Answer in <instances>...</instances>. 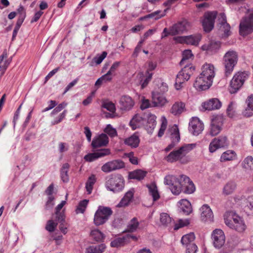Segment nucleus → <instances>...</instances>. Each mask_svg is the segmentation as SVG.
Here are the masks:
<instances>
[{"label": "nucleus", "instance_id": "393cba45", "mask_svg": "<svg viewBox=\"0 0 253 253\" xmlns=\"http://www.w3.org/2000/svg\"><path fill=\"white\" fill-rule=\"evenodd\" d=\"M221 106V102L217 98H212L202 104V107L207 110L219 109Z\"/></svg>", "mask_w": 253, "mask_h": 253}, {"label": "nucleus", "instance_id": "bb28decb", "mask_svg": "<svg viewBox=\"0 0 253 253\" xmlns=\"http://www.w3.org/2000/svg\"><path fill=\"white\" fill-rule=\"evenodd\" d=\"M147 171L141 169H136L128 173V178L129 179H136L140 181L144 178L147 174Z\"/></svg>", "mask_w": 253, "mask_h": 253}, {"label": "nucleus", "instance_id": "de8ad7c7", "mask_svg": "<svg viewBox=\"0 0 253 253\" xmlns=\"http://www.w3.org/2000/svg\"><path fill=\"white\" fill-rule=\"evenodd\" d=\"M126 243L125 237H119L112 241L110 245L112 247L118 248L124 246Z\"/></svg>", "mask_w": 253, "mask_h": 253}, {"label": "nucleus", "instance_id": "4d7b16f0", "mask_svg": "<svg viewBox=\"0 0 253 253\" xmlns=\"http://www.w3.org/2000/svg\"><path fill=\"white\" fill-rule=\"evenodd\" d=\"M107 55V52L103 51L101 54L97 55L96 56L94 57L93 59V60L94 61V62L96 63V64H100L106 57Z\"/></svg>", "mask_w": 253, "mask_h": 253}, {"label": "nucleus", "instance_id": "a211bd4d", "mask_svg": "<svg viewBox=\"0 0 253 253\" xmlns=\"http://www.w3.org/2000/svg\"><path fill=\"white\" fill-rule=\"evenodd\" d=\"M213 244L215 248L219 249L225 243V237L223 231L219 229H215L211 235Z\"/></svg>", "mask_w": 253, "mask_h": 253}, {"label": "nucleus", "instance_id": "7ed1b4c3", "mask_svg": "<svg viewBox=\"0 0 253 253\" xmlns=\"http://www.w3.org/2000/svg\"><path fill=\"white\" fill-rule=\"evenodd\" d=\"M238 60V53L235 51L230 50L225 53L222 60L225 77H228L231 75L237 63Z\"/></svg>", "mask_w": 253, "mask_h": 253}, {"label": "nucleus", "instance_id": "5701e85b", "mask_svg": "<svg viewBox=\"0 0 253 253\" xmlns=\"http://www.w3.org/2000/svg\"><path fill=\"white\" fill-rule=\"evenodd\" d=\"M208 79H207L206 76H202L201 73L199 76L196 79L194 83V86L199 90H205L210 88L211 85H209L208 83Z\"/></svg>", "mask_w": 253, "mask_h": 253}, {"label": "nucleus", "instance_id": "4468645a", "mask_svg": "<svg viewBox=\"0 0 253 253\" xmlns=\"http://www.w3.org/2000/svg\"><path fill=\"white\" fill-rule=\"evenodd\" d=\"M125 167L124 162L121 160L118 159L106 163L101 167V170L105 173H109L124 168Z\"/></svg>", "mask_w": 253, "mask_h": 253}, {"label": "nucleus", "instance_id": "603ef678", "mask_svg": "<svg viewBox=\"0 0 253 253\" xmlns=\"http://www.w3.org/2000/svg\"><path fill=\"white\" fill-rule=\"evenodd\" d=\"M104 131L111 137H114L117 136V132L116 129L113 128L110 124L107 125Z\"/></svg>", "mask_w": 253, "mask_h": 253}, {"label": "nucleus", "instance_id": "8fccbe9b", "mask_svg": "<svg viewBox=\"0 0 253 253\" xmlns=\"http://www.w3.org/2000/svg\"><path fill=\"white\" fill-rule=\"evenodd\" d=\"M88 202L89 200L87 199H84L80 201L76 209L77 212L84 213L85 211V209L87 206Z\"/></svg>", "mask_w": 253, "mask_h": 253}, {"label": "nucleus", "instance_id": "864d4df0", "mask_svg": "<svg viewBox=\"0 0 253 253\" xmlns=\"http://www.w3.org/2000/svg\"><path fill=\"white\" fill-rule=\"evenodd\" d=\"M160 221L163 225L167 226L171 222V218L168 214L162 213L160 214Z\"/></svg>", "mask_w": 253, "mask_h": 253}, {"label": "nucleus", "instance_id": "20e7f679", "mask_svg": "<svg viewBox=\"0 0 253 253\" xmlns=\"http://www.w3.org/2000/svg\"><path fill=\"white\" fill-rule=\"evenodd\" d=\"M247 15L242 18L239 25V33L246 36L253 32V8L247 10Z\"/></svg>", "mask_w": 253, "mask_h": 253}, {"label": "nucleus", "instance_id": "e433bc0d", "mask_svg": "<svg viewBox=\"0 0 253 253\" xmlns=\"http://www.w3.org/2000/svg\"><path fill=\"white\" fill-rule=\"evenodd\" d=\"M236 184L233 181L228 182L223 187L222 193L225 195L232 194L236 188Z\"/></svg>", "mask_w": 253, "mask_h": 253}, {"label": "nucleus", "instance_id": "69168bd1", "mask_svg": "<svg viewBox=\"0 0 253 253\" xmlns=\"http://www.w3.org/2000/svg\"><path fill=\"white\" fill-rule=\"evenodd\" d=\"M67 113V111L66 110H64L63 112L59 115L58 118L52 122V124L56 125L60 123L63 120V119L65 118Z\"/></svg>", "mask_w": 253, "mask_h": 253}, {"label": "nucleus", "instance_id": "a18cd8bd", "mask_svg": "<svg viewBox=\"0 0 253 253\" xmlns=\"http://www.w3.org/2000/svg\"><path fill=\"white\" fill-rule=\"evenodd\" d=\"M243 168L248 171L253 170V157L248 156L243 162Z\"/></svg>", "mask_w": 253, "mask_h": 253}, {"label": "nucleus", "instance_id": "13d9d810", "mask_svg": "<svg viewBox=\"0 0 253 253\" xmlns=\"http://www.w3.org/2000/svg\"><path fill=\"white\" fill-rule=\"evenodd\" d=\"M149 189L150 193L151 194L153 197V201H156L158 200L160 198V195L157 189V187H155L154 188H152L150 186H149Z\"/></svg>", "mask_w": 253, "mask_h": 253}, {"label": "nucleus", "instance_id": "49530a36", "mask_svg": "<svg viewBox=\"0 0 253 253\" xmlns=\"http://www.w3.org/2000/svg\"><path fill=\"white\" fill-rule=\"evenodd\" d=\"M139 225V222L136 218H133L128 223L127 226L126 231L133 232L135 231Z\"/></svg>", "mask_w": 253, "mask_h": 253}, {"label": "nucleus", "instance_id": "c03bdc74", "mask_svg": "<svg viewBox=\"0 0 253 253\" xmlns=\"http://www.w3.org/2000/svg\"><path fill=\"white\" fill-rule=\"evenodd\" d=\"M193 56L191 50H185L182 53V58L179 63L180 66H183L185 64L189 65L188 60Z\"/></svg>", "mask_w": 253, "mask_h": 253}, {"label": "nucleus", "instance_id": "79ce46f5", "mask_svg": "<svg viewBox=\"0 0 253 253\" xmlns=\"http://www.w3.org/2000/svg\"><path fill=\"white\" fill-rule=\"evenodd\" d=\"M160 13H161L160 10H157L144 16L141 17L139 18V20L143 21L148 18H153L155 20H158L165 16V13L160 14Z\"/></svg>", "mask_w": 253, "mask_h": 253}, {"label": "nucleus", "instance_id": "3c124183", "mask_svg": "<svg viewBox=\"0 0 253 253\" xmlns=\"http://www.w3.org/2000/svg\"><path fill=\"white\" fill-rule=\"evenodd\" d=\"M101 107L112 113L116 111L115 106L112 102L104 101L102 103Z\"/></svg>", "mask_w": 253, "mask_h": 253}, {"label": "nucleus", "instance_id": "6e6d98bb", "mask_svg": "<svg viewBox=\"0 0 253 253\" xmlns=\"http://www.w3.org/2000/svg\"><path fill=\"white\" fill-rule=\"evenodd\" d=\"M58 223L54 222L52 220H49L46 223L45 229L50 232H53L57 226Z\"/></svg>", "mask_w": 253, "mask_h": 253}, {"label": "nucleus", "instance_id": "c9c22d12", "mask_svg": "<svg viewBox=\"0 0 253 253\" xmlns=\"http://www.w3.org/2000/svg\"><path fill=\"white\" fill-rule=\"evenodd\" d=\"M180 210L185 215H189L192 211L191 203L186 199H182L179 202Z\"/></svg>", "mask_w": 253, "mask_h": 253}, {"label": "nucleus", "instance_id": "58836bf2", "mask_svg": "<svg viewBox=\"0 0 253 253\" xmlns=\"http://www.w3.org/2000/svg\"><path fill=\"white\" fill-rule=\"evenodd\" d=\"M236 154L233 150H227L222 153L220 157V160L221 162L231 161L235 158Z\"/></svg>", "mask_w": 253, "mask_h": 253}, {"label": "nucleus", "instance_id": "bf43d9fd", "mask_svg": "<svg viewBox=\"0 0 253 253\" xmlns=\"http://www.w3.org/2000/svg\"><path fill=\"white\" fill-rule=\"evenodd\" d=\"M67 105V103L63 102L60 104H59L56 107H55L52 111L51 114L52 115H54L57 114L59 112H60L62 110L65 108Z\"/></svg>", "mask_w": 253, "mask_h": 253}, {"label": "nucleus", "instance_id": "c756f323", "mask_svg": "<svg viewBox=\"0 0 253 253\" xmlns=\"http://www.w3.org/2000/svg\"><path fill=\"white\" fill-rule=\"evenodd\" d=\"M195 239V236L193 232H190L183 235L181 239V243L183 247H188L191 244H195L194 240Z\"/></svg>", "mask_w": 253, "mask_h": 253}, {"label": "nucleus", "instance_id": "6e6552de", "mask_svg": "<svg viewBox=\"0 0 253 253\" xmlns=\"http://www.w3.org/2000/svg\"><path fill=\"white\" fill-rule=\"evenodd\" d=\"M217 16L216 11H208L204 13L201 18V22L205 32L209 33L213 29Z\"/></svg>", "mask_w": 253, "mask_h": 253}, {"label": "nucleus", "instance_id": "37998d69", "mask_svg": "<svg viewBox=\"0 0 253 253\" xmlns=\"http://www.w3.org/2000/svg\"><path fill=\"white\" fill-rule=\"evenodd\" d=\"M171 141L174 140L175 142H179L180 139V133L177 125H174L173 127L171 129V134L170 136Z\"/></svg>", "mask_w": 253, "mask_h": 253}, {"label": "nucleus", "instance_id": "c85d7f7f", "mask_svg": "<svg viewBox=\"0 0 253 253\" xmlns=\"http://www.w3.org/2000/svg\"><path fill=\"white\" fill-rule=\"evenodd\" d=\"M179 39L181 40L179 41L180 42H183L188 44L197 45L201 40V37L200 36L190 35L184 37H180Z\"/></svg>", "mask_w": 253, "mask_h": 253}, {"label": "nucleus", "instance_id": "680f3d73", "mask_svg": "<svg viewBox=\"0 0 253 253\" xmlns=\"http://www.w3.org/2000/svg\"><path fill=\"white\" fill-rule=\"evenodd\" d=\"M54 197L53 196H48L44 207L46 210H49L52 208L54 205Z\"/></svg>", "mask_w": 253, "mask_h": 253}, {"label": "nucleus", "instance_id": "473e14b6", "mask_svg": "<svg viewBox=\"0 0 253 253\" xmlns=\"http://www.w3.org/2000/svg\"><path fill=\"white\" fill-rule=\"evenodd\" d=\"M70 168V165L68 163L64 164L60 169V177L62 181L64 183H67L69 181V176L68 171Z\"/></svg>", "mask_w": 253, "mask_h": 253}, {"label": "nucleus", "instance_id": "0eeeda50", "mask_svg": "<svg viewBox=\"0 0 253 253\" xmlns=\"http://www.w3.org/2000/svg\"><path fill=\"white\" fill-rule=\"evenodd\" d=\"M113 211L109 207L100 206L96 211L94 216V223L99 226L106 223L109 217L112 214Z\"/></svg>", "mask_w": 253, "mask_h": 253}, {"label": "nucleus", "instance_id": "412c9836", "mask_svg": "<svg viewBox=\"0 0 253 253\" xmlns=\"http://www.w3.org/2000/svg\"><path fill=\"white\" fill-rule=\"evenodd\" d=\"M202 76H206L208 79V83L209 85H211L213 78L215 76L214 68L213 65L211 64H204L202 68Z\"/></svg>", "mask_w": 253, "mask_h": 253}, {"label": "nucleus", "instance_id": "4c0bfd02", "mask_svg": "<svg viewBox=\"0 0 253 253\" xmlns=\"http://www.w3.org/2000/svg\"><path fill=\"white\" fill-rule=\"evenodd\" d=\"M185 108V104L182 102H176L171 109V113L174 115H179L182 113Z\"/></svg>", "mask_w": 253, "mask_h": 253}, {"label": "nucleus", "instance_id": "ddd939ff", "mask_svg": "<svg viewBox=\"0 0 253 253\" xmlns=\"http://www.w3.org/2000/svg\"><path fill=\"white\" fill-rule=\"evenodd\" d=\"M191 27L190 22L187 20L183 19L181 21L174 24L170 28L171 35L175 36L180 34L183 32L188 31Z\"/></svg>", "mask_w": 253, "mask_h": 253}, {"label": "nucleus", "instance_id": "6ab92c4d", "mask_svg": "<svg viewBox=\"0 0 253 253\" xmlns=\"http://www.w3.org/2000/svg\"><path fill=\"white\" fill-rule=\"evenodd\" d=\"M227 138L225 136H220L218 138H214L209 145V151L211 153L215 151L219 148L227 146Z\"/></svg>", "mask_w": 253, "mask_h": 253}, {"label": "nucleus", "instance_id": "aec40b11", "mask_svg": "<svg viewBox=\"0 0 253 253\" xmlns=\"http://www.w3.org/2000/svg\"><path fill=\"white\" fill-rule=\"evenodd\" d=\"M218 21L219 24V30L223 32L224 37H228L230 34V26L227 22L226 16L224 13H220L218 16Z\"/></svg>", "mask_w": 253, "mask_h": 253}, {"label": "nucleus", "instance_id": "f03ea898", "mask_svg": "<svg viewBox=\"0 0 253 253\" xmlns=\"http://www.w3.org/2000/svg\"><path fill=\"white\" fill-rule=\"evenodd\" d=\"M196 144H185L178 149L173 150L165 157V160L169 163H173L179 161L182 164L189 162V158L186 156L190 151L196 147Z\"/></svg>", "mask_w": 253, "mask_h": 253}, {"label": "nucleus", "instance_id": "f704fd0d", "mask_svg": "<svg viewBox=\"0 0 253 253\" xmlns=\"http://www.w3.org/2000/svg\"><path fill=\"white\" fill-rule=\"evenodd\" d=\"M106 246L104 244L96 246H90L86 249L85 253H102L104 252Z\"/></svg>", "mask_w": 253, "mask_h": 253}, {"label": "nucleus", "instance_id": "f8f14e48", "mask_svg": "<svg viewBox=\"0 0 253 253\" xmlns=\"http://www.w3.org/2000/svg\"><path fill=\"white\" fill-rule=\"evenodd\" d=\"M84 156V160L86 162H92L99 158L109 155L111 153L110 150L108 148L100 149L98 150L92 151Z\"/></svg>", "mask_w": 253, "mask_h": 253}, {"label": "nucleus", "instance_id": "1a4fd4ad", "mask_svg": "<svg viewBox=\"0 0 253 253\" xmlns=\"http://www.w3.org/2000/svg\"><path fill=\"white\" fill-rule=\"evenodd\" d=\"M181 175L179 178L173 175H168L164 178V183L169 187L171 192L175 195H178L180 193Z\"/></svg>", "mask_w": 253, "mask_h": 253}, {"label": "nucleus", "instance_id": "2f4dec72", "mask_svg": "<svg viewBox=\"0 0 253 253\" xmlns=\"http://www.w3.org/2000/svg\"><path fill=\"white\" fill-rule=\"evenodd\" d=\"M221 42L219 41H211L208 45H204L202 49L204 50H207L212 53H215L219 49Z\"/></svg>", "mask_w": 253, "mask_h": 253}, {"label": "nucleus", "instance_id": "9d476101", "mask_svg": "<svg viewBox=\"0 0 253 253\" xmlns=\"http://www.w3.org/2000/svg\"><path fill=\"white\" fill-rule=\"evenodd\" d=\"M224 222L229 227L239 232H244L247 227L243 218L239 216L233 217L232 220L224 218Z\"/></svg>", "mask_w": 253, "mask_h": 253}, {"label": "nucleus", "instance_id": "338daca9", "mask_svg": "<svg viewBox=\"0 0 253 253\" xmlns=\"http://www.w3.org/2000/svg\"><path fill=\"white\" fill-rule=\"evenodd\" d=\"M141 101L142 102L140 105V109L142 110H143L151 107V104L148 99H146L144 97H143Z\"/></svg>", "mask_w": 253, "mask_h": 253}, {"label": "nucleus", "instance_id": "39448f33", "mask_svg": "<svg viewBox=\"0 0 253 253\" xmlns=\"http://www.w3.org/2000/svg\"><path fill=\"white\" fill-rule=\"evenodd\" d=\"M125 181L120 174L112 175L106 181V186L108 190L118 193L122 191L125 187Z\"/></svg>", "mask_w": 253, "mask_h": 253}, {"label": "nucleus", "instance_id": "052dcab7", "mask_svg": "<svg viewBox=\"0 0 253 253\" xmlns=\"http://www.w3.org/2000/svg\"><path fill=\"white\" fill-rule=\"evenodd\" d=\"M146 74L147 76L146 79L143 81H142V80L141 81V88H144V87H145L148 85V83L152 79V75H153L152 73H148V74Z\"/></svg>", "mask_w": 253, "mask_h": 253}, {"label": "nucleus", "instance_id": "4be33fe9", "mask_svg": "<svg viewBox=\"0 0 253 253\" xmlns=\"http://www.w3.org/2000/svg\"><path fill=\"white\" fill-rule=\"evenodd\" d=\"M194 70V67L187 64L184 65L183 68L178 73L177 75V78L179 79V80L183 81H188Z\"/></svg>", "mask_w": 253, "mask_h": 253}, {"label": "nucleus", "instance_id": "0e129e2a", "mask_svg": "<svg viewBox=\"0 0 253 253\" xmlns=\"http://www.w3.org/2000/svg\"><path fill=\"white\" fill-rule=\"evenodd\" d=\"M184 248L186 250V253H196L198 251V247L196 244H191Z\"/></svg>", "mask_w": 253, "mask_h": 253}, {"label": "nucleus", "instance_id": "a19ab883", "mask_svg": "<svg viewBox=\"0 0 253 253\" xmlns=\"http://www.w3.org/2000/svg\"><path fill=\"white\" fill-rule=\"evenodd\" d=\"M66 202L65 201H62L59 204H58L55 208V215L56 218L61 219L63 220V217H65V212L64 210L61 211V210L62 209L63 206L65 205Z\"/></svg>", "mask_w": 253, "mask_h": 253}, {"label": "nucleus", "instance_id": "2eb2a0df", "mask_svg": "<svg viewBox=\"0 0 253 253\" xmlns=\"http://www.w3.org/2000/svg\"><path fill=\"white\" fill-rule=\"evenodd\" d=\"M109 143V138L106 134L101 133L93 137L91 143L92 151L98 150V148L106 146Z\"/></svg>", "mask_w": 253, "mask_h": 253}, {"label": "nucleus", "instance_id": "a878e982", "mask_svg": "<svg viewBox=\"0 0 253 253\" xmlns=\"http://www.w3.org/2000/svg\"><path fill=\"white\" fill-rule=\"evenodd\" d=\"M120 103L122 110H129L133 106L134 102L130 96H122Z\"/></svg>", "mask_w": 253, "mask_h": 253}, {"label": "nucleus", "instance_id": "cd10ccee", "mask_svg": "<svg viewBox=\"0 0 253 253\" xmlns=\"http://www.w3.org/2000/svg\"><path fill=\"white\" fill-rule=\"evenodd\" d=\"M247 106L243 112V114L246 117L253 116V96H249L246 101Z\"/></svg>", "mask_w": 253, "mask_h": 253}, {"label": "nucleus", "instance_id": "f3484780", "mask_svg": "<svg viewBox=\"0 0 253 253\" xmlns=\"http://www.w3.org/2000/svg\"><path fill=\"white\" fill-rule=\"evenodd\" d=\"M204 124L197 117H193L189 124V130L194 135L197 136L204 130Z\"/></svg>", "mask_w": 253, "mask_h": 253}, {"label": "nucleus", "instance_id": "dca6fc26", "mask_svg": "<svg viewBox=\"0 0 253 253\" xmlns=\"http://www.w3.org/2000/svg\"><path fill=\"white\" fill-rule=\"evenodd\" d=\"M180 192L190 194L195 191V185L190 178L185 175H181Z\"/></svg>", "mask_w": 253, "mask_h": 253}, {"label": "nucleus", "instance_id": "ea45409f", "mask_svg": "<svg viewBox=\"0 0 253 253\" xmlns=\"http://www.w3.org/2000/svg\"><path fill=\"white\" fill-rule=\"evenodd\" d=\"M90 236L96 242H102L105 237L104 234L98 229L92 230Z\"/></svg>", "mask_w": 253, "mask_h": 253}, {"label": "nucleus", "instance_id": "09e8293b", "mask_svg": "<svg viewBox=\"0 0 253 253\" xmlns=\"http://www.w3.org/2000/svg\"><path fill=\"white\" fill-rule=\"evenodd\" d=\"M236 106V103L235 101H231L229 104L226 109V113L227 116L229 118H233L235 115V108Z\"/></svg>", "mask_w": 253, "mask_h": 253}, {"label": "nucleus", "instance_id": "9b49d317", "mask_svg": "<svg viewBox=\"0 0 253 253\" xmlns=\"http://www.w3.org/2000/svg\"><path fill=\"white\" fill-rule=\"evenodd\" d=\"M223 121L224 118L222 115L213 116L210 128V134L211 136H215L221 131Z\"/></svg>", "mask_w": 253, "mask_h": 253}, {"label": "nucleus", "instance_id": "e2e57ef3", "mask_svg": "<svg viewBox=\"0 0 253 253\" xmlns=\"http://www.w3.org/2000/svg\"><path fill=\"white\" fill-rule=\"evenodd\" d=\"M189 224V222L188 220L184 221L182 219H179L178 223L175 224L174 229L175 230H178L181 227L188 225Z\"/></svg>", "mask_w": 253, "mask_h": 253}, {"label": "nucleus", "instance_id": "423d86ee", "mask_svg": "<svg viewBox=\"0 0 253 253\" xmlns=\"http://www.w3.org/2000/svg\"><path fill=\"white\" fill-rule=\"evenodd\" d=\"M249 72L239 71L233 76L230 84L229 91L231 94L235 93L243 86L244 82L249 77Z\"/></svg>", "mask_w": 253, "mask_h": 253}, {"label": "nucleus", "instance_id": "5fc2aeb1", "mask_svg": "<svg viewBox=\"0 0 253 253\" xmlns=\"http://www.w3.org/2000/svg\"><path fill=\"white\" fill-rule=\"evenodd\" d=\"M55 221H58L60 223V225L59 226L60 230L64 234H65L67 233V228L66 226V222L65 221V217H63V220L60 218H55Z\"/></svg>", "mask_w": 253, "mask_h": 253}, {"label": "nucleus", "instance_id": "f257e3e1", "mask_svg": "<svg viewBox=\"0 0 253 253\" xmlns=\"http://www.w3.org/2000/svg\"><path fill=\"white\" fill-rule=\"evenodd\" d=\"M156 117L149 111L135 114L129 125L132 130L144 128L148 133H152L156 125Z\"/></svg>", "mask_w": 253, "mask_h": 253}, {"label": "nucleus", "instance_id": "b1692460", "mask_svg": "<svg viewBox=\"0 0 253 253\" xmlns=\"http://www.w3.org/2000/svg\"><path fill=\"white\" fill-rule=\"evenodd\" d=\"M201 211V218L203 221H212L213 218V212L208 205H204L200 209Z\"/></svg>", "mask_w": 253, "mask_h": 253}, {"label": "nucleus", "instance_id": "7c9ffc66", "mask_svg": "<svg viewBox=\"0 0 253 253\" xmlns=\"http://www.w3.org/2000/svg\"><path fill=\"white\" fill-rule=\"evenodd\" d=\"M140 139L138 135L133 134L130 137L126 138L124 140V143L130 146L132 148H137L139 146Z\"/></svg>", "mask_w": 253, "mask_h": 253}, {"label": "nucleus", "instance_id": "72a5a7b5", "mask_svg": "<svg viewBox=\"0 0 253 253\" xmlns=\"http://www.w3.org/2000/svg\"><path fill=\"white\" fill-rule=\"evenodd\" d=\"M152 97L153 107H161L168 103V100L164 96H152Z\"/></svg>", "mask_w": 253, "mask_h": 253}, {"label": "nucleus", "instance_id": "774afa93", "mask_svg": "<svg viewBox=\"0 0 253 253\" xmlns=\"http://www.w3.org/2000/svg\"><path fill=\"white\" fill-rule=\"evenodd\" d=\"M120 65V62H115L111 66L110 70L108 71L112 75H115V73Z\"/></svg>", "mask_w": 253, "mask_h": 253}]
</instances>
